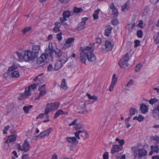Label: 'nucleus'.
Here are the masks:
<instances>
[{"mask_svg": "<svg viewBox=\"0 0 159 159\" xmlns=\"http://www.w3.org/2000/svg\"><path fill=\"white\" fill-rule=\"evenodd\" d=\"M94 50V48L90 46H87L85 48H82L80 53L81 62L86 64V58L90 62L95 61L96 58L93 52Z\"/></svg>", "mask_w": 159, "mask_h": 159, "instance_id": "obj_1", "label": "nucleus"}, {"mask_svg": "<svg viewBox=\"0 0 159 159\" xmlns=\"http://www.w3.org/2000/svg\"><path fill=\"white\" fill-rule=\"evenodd\" d=\"M37 85L34 84L30 85L28 88L25 89L24 93L20 94L18 98L19 100H23L29 97L31 94V90H34L36 88Z\"/></svg>", "mask_w": 159, "mask_h": 159, "instance_id": "obj_2", "label": "nucleus"}, {"mask_svg": "<svg viewBox=\"0 0 159 159\" xmlns=\"http://www.w3.org/2000/svg\"><path fill=\"white\" fill-rule=\"evenodd\" d=\"M132 150L134 152V159H141L147 154V151L144 148L134 150L133 149Z\"/></svg>", "mask_w": 159, "mask_h": 159, "instance_id": "obj_3", "label": "nucleus"}, {"mask_svg": "<svg viewBox=\"0 0 159 159\" xmlns=\"http://www.w3.org/2000/svg\"><path fill=\"white\" fill-rule=\"evenodd\" d=\"M129 59V54L126 53L118 63V65L121 68L127 69L128 68L129 64H128Z\"/></svg>", "mask_w": 159, "mask_h": 159, "instance_id": "obj_4", "label": "nucleus"}, {"mask_svg": "<svg viewBox=\"0 0 159 159\" xmlns=\"http://www.w3.org/2000/svg\"><path fill=\"white\" fill-rule=\"evenodd\" d=\"M36 58L30 50H27L25 51L23 56V60L25 61L29 62L33 61Z\"/></svg>", "mask_w": 159, "mask_h": 159, "instance_id": "obj_5", "label": "nucleus"}, {"mask_svg": "<svg viewBox=\"0 0 159 159\" xmlns=\"http://www.w3.org/2000/svg\"><path fill=\"white\" fill-rule=\"evenodd\" d=\"M60 105V103L59 102L47 104L45 109L46 114H48L50 112L57 109Z\"/></svg>", "mask_w": 159, "mask_h": 159, "instance_id": "obj_6", "label": "nucleus"}, {"mask_svg": "<svg viewBox=\"0 0 159 159\" xmlns=\"http://www.w3.org/2000/svg\"><path fill=\"white\" fill-rule=\"evenodd\" d=\"M67 58L65 56H62L59 58L56 62L54 66L55 69L57 70L61 68L63 64H64L67 61Z\"/></svg>", "mask_w": 159, "mask_h": 159, "instance_id": "obj_7", "label": "nucleus"}, {"mask_svg": "<svg viewBox=\"0 0 159 159\" xmlns=\"http://www.w3.org/2000/svg\"><path fill=\"white\" fill-rule=\"evenodd\" d=\"M17 147L18 149L19 150L24 151L25 152L30 150V144L27 140H25V141L24 143L22 146H21L19 144H18Z\"/></svg>", "mask_w": 159, "mask_h": 159, "instance_id": "obj_8", "label": "nucleus"}, {"mask_svg": "<svg viewBox=\"0 0 159 159\" xmlns=\"http://www.w3.org/2000/svg\"><path fill=\"white\" fill-rule=\"evenodd\" d=\"M87 104L86 102H81L79 104V109L82 110L78 112L79 113L84 114L88 112V111L86 109Z\"/></svg>", "mask_w": 159, "mask_h": 159, "instance_id": "obj_9", "label": "nucleus"}, {"mask_svg": "<svg viewBox=\"0 0 159 159\" xmlns=\"http://www.w3.org/2000/svg\"><path fill=\"white\" fill-rule=\"evenodd\" d=\"M48 57V54L47 53L43 54L40 57L37 59V63L39 65H40L44 62Z\"/></svg>", "mask_w": 159, "mask_h": 159, "instance_id": "obj_10", "label": "nucleus"}, {"mask_svg": "<svg viewBox=\"0 0 159 159\" xmlns=\"http://www.w3.org/2000/svg\"><path fill=\"white\" fill-rule=\"evenodd\" d=\"M40 49V46L39 45H34L33 46L32 50H30L36 58L38 57Z\"/></svg>", "mask_w": 159, "mask_h": 159, "instance_id": "obj_11", "label": "nucleus"}, {"mask_svg": "<svg viewBox=\"0 0 159 159\" xmlns=\"http://www.w3.org/2000/svg\"><path fill=\"white\" fill-rule=\"evenodd\" d=\"M40 49V46L39 45H34L33 46L32 50H30L36 58L38 57Z\"/></svg>", "mask_w": 159, "mask_h": 159, "instance_id": "obj_12", "label": "nucleus"}, {"mask_svg": "<svg viewBox=\"0 0 159 159\" xmlns=\"http://www.w3.org/2000/svg\"><path fill=\"white\" fill-rule=\"evenodd\" d=\"M123 147L121 145H113V147L111 149V153L112 154H114L116 152H118L122 150Z\"/></svg>", "mask_w": 159, "mask_h": 159, "instance_id": "obj_13", "label": "nucleus"}, {"mask_svg": "<svg viewBox=\"0 0 159 159\" xmlns=\"http://www.w3.org/2000/svg\"><path fill=\"white\" fill-rule=\"evenodd\" d=\"M17 137L16 133V132L15 131L14 133H12L8 137L5 143H7L9 142H12L16 139Z\"/></svg>", "mask_w": 159, "mask_h": 159, "instance_id": "obj_14", "label": "nucleus"}, {"mask_svg": "<svg viewBox=\"0 0 159 159\" xmlns=\"http://www.w3.org/2000/svg\"><path fill=\"white\" fill-rule=\"evenodd\" d=\"M105 47L107 51H111L112 50L113 43V41L107 40L105 41Z\"/></svg>", "mask_w": 159, "mask_h": 159, "instance_id": "obj_15", "label": "nucleus"}, {"mask_svg": "<svg viewBox=\"0 0 159 159\" xmlns=\"http://www.w3.org/2000/svg\"><path fill=\"white\" fill-rule=\"evenodd\" d=\"M74 38H70L68 39L66 41L65 43L64 44L65 47H70V44L72 43L75 40Z\"/></svg>", "mask_w": 159, "mask_h": 159, "instance_id": "obj_16", "label": "nucleus"}, {"mask_svg": "<svg viewBox=\"0 0 159 159\" xmlns=\"http://www.w3.org/2000/svg\"><path fill=\"white\" fill-rule=\"evenodd\" d=\"M66 139L67 141L70 143H74L77 140L75 137H67Z\"/></svg>", "mask_w": 159, "mask_h": 159, "instance_id": "obj_17", "label": "nucleus"}, {"mask_svg": "<svg viewBox=\"0 0 159 159\" xmlns=\"http://www.w3.org/2000/svg\"><path fill=\"white\" fill-rule=\"evenodd\" d=\"M11 75L13 78H18L20 76L19 72L18 70H14L11 72Z\"/></svg>", "mask_w": 159, "mask_h": 159, "instance_id": "obj_18", "label": "nucleus"}, {"mask_svg": "<svg viewBox=\"0 0 159 159\" xmlns=\"http://www.w3.org/2000/svg\"><path fill=\"white\" fill-rule=\"evenodd\" d=\"M112 29V28L111 26H108L107 29L105 30V35L107 36H109L111 34Z\"/></svg>", "mask_w": 159, "mask_h": 159, "instance_id": "obj_19", "label": "nucleus"}, {"mask_svg": "<svg viewBox=\"0 0 159 159\" xmlns=\"http://www.w3.org/2000/svg\"><path fill=\"white\" fill-rule=\"evenodd\" d=\"M64 114V111H63L61 109L59 110L56 111V113L55 114L54 118L56 119L59 116L63 115Z\"/></svg>", "mask_w": 159, "mask_h": 159, "instance_id": "obj_20", "label": "nucleus"}, {"mask_svg": "<svg viewBox=\"0 0 159 159\" xmlns=\"http://www.w3.org/2000/svg\"><path fill=\"white\" fill-rule=\"evenodd\" d=\"M140 110L143 113H145L148 111V108L144 104H142L140 106Z\"/></svg>", "mask_w": 159, "mask_h": 159, "instance_id": "obj_21", "label": "nucleus"}, {"mask_svg": "<svg viewBox=\"0 0 159 159\" xmlns=\"http://www.w3.org/2000/svg\"><path fill=\"white\" fill-rule=\"evenodd\" d=\"M159 111H158L157 109V107H156L153 110V116L156 118L158 119L159 117V116L158 115V113Z\"/></svg>", "mask_w": 159, "mask_h": 159, "instance_id": "obj_22", "label": "nucleus"}, {"mask_svg": "<svg viewBox=\"0 0 159 159\" xmlns=\"http://www.w3.org/2000/svg\"><path fill=\"white\" fill-rule=\"evenodd\" d=\"M100 11V9H98L95 11L93 15V17L94 19L97 20L98 19V14Z\"/></svg>", "mask_w": 159, "mask_h": 159, "instance_id": "obj_23", "label": "nucleus"}, {"mask_svg": "<svg viewBox=\"0 0 159 159\" xmlns=\"http://www.w3.org/2000/svg\"><path fill=\"white\" fill-rule=\"evenodd\" d=\"M66 82L65 80L63 79L62 80L61 84L60 85L61 88L64 89H67V87Z\"/></svg>", "mask_w": 159, "mask_h": 159, "instance_id": "obj_24", "label": "nucleus"}, {"mask_svg": "<svg viewBox=\"0 0 159 159\" xmlns=\"http://www.w3.org/2000/svg\"><path fill=\"white\" fill-rule=\"evenodd\" d=\"M63 17L66 18H68L70 16V12L69 11H65L63 13Z\"/></svg>", "mask_w": 159, "mask_h": 159, "instance_id": "obj_25", "label": "nucleus"}, {"mask_svg": "<svg viewBox=\"0 0 159 159\" xmlns=\"http://www.w3.org/2000/svg\"><path fill=\"white\" fill-rule=\"evenodd\" d=\"M153 38L156 43H159V32L155 34L154 35Z\"/></svg>", "mask_w": 159, "mask_h": 159, "instance_id": "obj_26", "label": "nucleus"}, {"mask_svg": "<svg viewBox=\"0 0 159 159\" xmlns=\"http://www.w3.org/2000/svg\"><path fill=\"white\" fill-rule=\"evenodd\" d=\"M54 52L56 53V54H57L58 56L59 57H61L63 56L62 55V52H61V50L58 48H56L54 50Z\"/></svg>", "mask_w": 159, "mask_h": 159, "instance_id": "obj_27", "label": "nucleus"}, {"mask_svg": "<svg viewBox=\"0 0 159 159\" xmlns=\"http://www.w3.org/2000/svg\"><path fill=\"white\" fill-rule=\"evenodd\" d=\"M84 28L85 25L81 22H80L78 24V26L77 27V29L78 30H80L84 29Z\"/></svg>", "mask_w": 159, "mask_h": 159, "instance_id": "obj_28", "label": "nucleus"}, {"mask_svg": "<svg viewBox=\"0 0 159 159\" xmlns=\"http://www.w3.org/2000/svg\"><path fill=\"white\" fill-rule=\"evenodd\" d=\"M152 150L153 152L158 153L159 150L158 147L157 145L151 146Z\"/></svg>", "mask_w": 159, "mask_h": 159, "instance_id": "obj_29", "label": "nucleus"}, {"mask_svg": "<svg viewBox=\"0 0 159 159\" xmlns=\"http://www.w3.org/2000/svg\"><path fill=\"white\" fill-rule=\"evenodd\" d=\"M117 81V79L115 74L113 75L111 83L115 84Z\"/></svg>", "mask_w": 159, "mask_h": 159, "instance_id": "obj_30", "label": "nucleus"}, {"mask_svg": "<svg viewBox=\"0 0 159 159\" xmlns=\"http://www.w3.org/2000/svg\"><path fill=\"white\" fill-rule=\"evenodd\" d=\"M87 95L90 99L93 100L94 101L98 99V97L97 96H91L90 94L88 93H87Z\"/></svg>", "mask_w": 159, "mask_h": 159, "instance_id": "obj_31", "label": "nucleus"}, {"mask_svg": "<svg viewBox=\"0 0 159 159\" xmlns=\"http://www.w3.org/2000/svg\"><path fill=\"white\" fill-rule=\"evenodd\" d=\"M142 67V65L141 63L137 64L135 67V70L136 72H138L140 71V69Z\"/></svg>", "mask_w": 159, "mask_h": 159, "instance_id": "obj_32", "label": "nucleus"}, {"mask_svg": "<svg viewBox=\"0 0 159 159\" xmlns=\"http://www.w3.org/2000/svg\"><path fill=\"white\" fill-rule=\"evenodd\" d=\"M85 131H81V130H78L75 133V136L77 138L79 139H80V137H79V135L81 134H84Z\"/></svg>", "mask_w": 159, "mask_h": 159, "instance_id": "obj_33", "label": "nucleus"}, {"mask_svg": "<svg viewBox=\"0 0 159 159\" xmlns=\"http://www.w3.org/2000/svg\"><path fill=\"white\" fill-rule=\"evenodd\" d=\"M16 53L18 57V60L20 61H21L23 59V56H22L20 53L16 52Z\"/></svg>", "mask_w": 159, "mask_h": 159, "instance_id": "obj_34", "label": "nucleus"}, {"mask_svg": "<svg viewBox=\"0 0 159 159\" xmlns=\"http://www.w3.org/2000/svg\"><path fill=\"white\" fill-rule=\"evenodd\" d=\"M16 53L18 57V60L20 61H21L23 59V56H22L20 53L16 52Z\"/></svg>", "mask_w": 159, "mask_h": 159, "instance_id": "obj_35", "label": "nucleus"}, {"mask_svg": "<svg viewBox=\"0 0 159 159\" xmlns=\"http://www.w3.org/2000/svg\"><path fill=\"white\" fill-rule=\"evenodd\" d=\"M83 11V10L81 8H78L75 7L74 9V12L78 13Z\"/></svg>", "mask_w": 159, "mask_h": 159, "instance_id": "obj_36", "label": "nucleus"}, {"mask_svg": "<svg viewBox=\"0 0 159 159\" xmlns=\"http://www.w3.org/2000/svg\"><path fill=\"white\" fill-rule=\"evenodd\" d=\"M51 131V129L49 128L43 131V133L45 136H48L50 133Z\"/></svg>", "mask_w": 159, "mask_h": 159, "instance_id": "obj_37", "label": "nucleus"}, {"mask_svg": "<svg viewBox=\"0 0 159 159\" xmlns=\"http://www.w3.org/2000/svg\"><path fill=\"white\" fill-rule=\"evenodd\" d=\"M137 35L139 38H142L143 35V31L141 30H138L137 32Z\"/></svg>", "mask_w": 159, "mask_h": 159, "instance_id": "obj_38", "label": "nucleus"}, {"mask_svg": "<svg viewBox=\"0 0 159 159\" xmlns=\"http://www.w3.org/2000/svg\"><path fill=\"white\" fill-rule=\"evenodd\" d=\"M116 141H118L119 143L120 144V145H121L122 146L125 143V140L123 139H120L118 138H116Z\"/></svg>", "mask_w": 159, "mask_h": 159, "instance_id": "obj_39", "label": "nucleus"}, {"mask_svg": "<svg viewBox=\"0 0 159 159\" xmlns=\"http://www.w3.org/2000/svg\"><path fill=\"white\" fill-rule=\"evenodd\" d=\"M112 10L113 13L112 15L115 16H118V12L117 9L116 8Z\"/></svg>", "mask_w": 159, "mask_h": 159, "instance_id": "obj_40", "label": "nucleus"}, {"mask_svg": "<svg viewBox=\"0 0 159 159\" xmlns=\"http://www.w3.org/2000/svg\"><path fill=\"white\" fill-rule=\"evenodd\" d=\"M60 20L61 24L64 25H66V23L64 22L65 21H66L67 20L66 18L63 17V18H60Z\"/></svg>", "mask_w": 159, "mask_h": 159, "instance_id": "obj_41", "label": "nucleus"}, {"mask_svg": "<svg viewBox=\"0 0 159 159\" xmlns=\"http://www.w3.org/2000/svg\"><path fill=\"white\" fill-rule=\"evenodd\" d=\"M45 136L43 132H41L37 136L35 137L36 139H37L38 137L41 139L44 138Z\"/></svg>", "mask_w": 159, "mask_h": 159, "instance_id": "obj_42", "label": "nucleus"}, {"mask_svg": "<svg viewBox=\"0 0 159 159\" xmlns=\"http://www.w3.org/2000/svg\"><path fill=\"white\" fill-rule=\"evenodd\" d=\"M158 101V100L157 99L154 98L150 99L149 101V102L150 104L153 105L154 103L157 102Z\"/></svg>", "mask_w": 159, "mask_h": 159, "instance_id": "obj_43", "label": "nucleus"}, {"mask_svg": "<svg viewBox=\"0 0 159 159\" xmlns=\"http://www.w3.org/2000/svg\"><path fill=\"white\" fill-rule=\"evenodd\" d=\"M111 22L112 24L114 25H116L118 22V20L116 18H114L111 21Z\"/></svg>", "mask_w": 159, "mask_h": 159, "instance_id": "obj_44", "label": "nucleus"}, {"mask_svg": "<svg viewBox=\"0 0 159 159\" xmlns=\"http://www.w3.org/2000/svg\"><path fill=\"white\" fill-rule=\"evenodd\" d=\"M136 111L135 109L131 107L129 109V114L133 116L135 114Z\"/></svg>", "mask_w": 159, "mask_h": 159, "instance_id": "obj_45", "label": "nucleus"}, {"mask_svg": "<svg viewBox=\"0 0 159 159\" xmlns=\"http://www.w3.org/2000/svg\"><path fill=\"white\" fill-rule=\"evenodd\" d=\"M46 115L48 118V114H46L45 112L44 113H41L39 115L37 116L36 118L38 119L39 118H42L44 115Z\"/></svg>", "mask_w": 159, "mask_h": 159, "instance_id": "obj_46", "label": "nucleus"}, {"mask_svg": "<svg viewBox=\"0 0 159 159\" xmlns=\"http://www.w3.org/2000/svg\"><path fill=\"white\" fill-rule=\"evenodd\" d=\"M31 29V28L30 27H27L24 28L23 30V33L25 34L26 33L30 31Z\"/></svg>", "mask_w": 159, "mask_h": 159, "instance_id": "obj_47", "label": "nucleus"}, {"mask_svg": "<svg viewBox=\"0 0 159 159\" xmlns=\"http://www.w3.org/2000/svg\"><path fill=\"white\" fill-rule=\"evenodd\" d=\"M135 43L134 47H137L140 45V41L138 40H135L134 41Z\"/></svg>", "mask_w": 159, "mask_h": 159, "instance_id": "obj_48", "label": "nucleus"}, {"mask_svg": "<svg viewBox=\"0 0 159 159\" xmlns=\"http://www.w3.org/2000/svg\"><path fill=\"white\" fill-rule=\"evenodd\" d=\"M40 91H46L45 84L41 86L39 89Z\"/></svg>", "mask_w": 159, "mask_h": 159, "instance_id": "obj_49", "label": "nucleus"}, {"mask_svg": "<svg viewBox=\"0 0 159 159\" xmlns=\"http://www.w3.org/2000/svg\"><path fill=\"white\" fill-rule=\"evenodd\" d=\"M128 10V6L126 3H125V5H123L122 7V11H125Z\"/></svg>", "mask_w": 159, "mask_h": 159, "instance_id": "obj_50", "label": "nucleus"}, {"mask_svg": "<svg viewBox=\"0 0 159 159\" xmlns=\"http://www.w3.org/2000/svg\"><path fill=\"white\" fill-rule=\"evenodd\" d=\"M62 33L61 32H60V33H58L57 34V39L59 41H61L62 39Z\"/></svg>", "mask_w": 159, "mask_h": 159, "instance_id": "obj_51", "label": "nucleus"}, {"mask_svg": "<svg viewBox=\"0 0 159 159\" xmlns=\"http://www.w3.org/2000/svg\"><path fill=\"white\" fill-rule=\"evenodd\" d=\"M133 83H134V81L133 80H130L129 81L128 83H127V85H126L127 87H129L130 86L133 85Z\"/></svg>", "mask_w": 159, "mask_h": 159, "instance_id": "obj_52", "label": "nucleus"}, {"mask_svg": "<svg viewBox=\"0 0 159 159\" xmlns=\"http://www.w3.org/2000/svg\"><path fill=\"white\" fill-rule=\"evenodd\" d=\"M40 93L39 94V97H42L43 96L45 95V94L46 93V91H40Z\"/></svg>", "mask_w": 159, "mask_h": 159, "instance_id": "obj_53", "label": "nucleus"}, {"mask_svg": "<svg viewBox=\"0 0 159 159\" xmlns=\"http://www.w3.org/2000/svg\"><path fill=\"white\" fill-rule=\"evenodd\" d=\"M143 22L142 20H140L139 21V23L138 24V26L141 28H143Z\"/></svg>", "mask_w": 159, "mask_h": 159, "instance_id": "obj_54", "label": "nucleus"}, {"mask_svg": "<svg viewBox=\"0 0 159 159\" xmlns=\"http://www.w3.org/2000/svg\"><path fill=\"white\" fill-rule=\"evenodd\" d=\"M108 152H105L103 155V159H108Z\"/></svg>", "mask_w": 159, "mask_h": 159, "instance_id": "obj_55", "label": "nucleus"}, {"mask_svg": "<svg viewBox=\"0 0 159 159\" xmlns=\"http://www.w3.org/2000/svg\"><path fill=\"white\" fill-rule=\"evenodd\" d=\"M15 66L14 65H12V66H10L8 69V71H14V70L15 69Z\"/></svg>", "mask_w": 159, "mask_h": 159, "instance_id": "obj_56", "label": "nucleus"}, {"mask_svg": "<svg viewBox=\"0 0 159 159\" xmlns=\"http://www.w3.org/2000/svg\"><path fill=\"white\" fill-rule=\"evenodd\" d=\"M29 154H26L23 155L22 157V159H29Z\"/></svg>", "mask_w": 159, "mask_h": 159, "instance_id": "obj_57", "label": "nucleus"}, {"mask_svg": "<svg viewBox=\"0 0 159 159\" xmlns=\"http://www.w3.org/2000/svg\"><path fill=\"white\" fill-rule=\"evenodd\" d=\"M129 120H125V124L127 128H129L130 126V125L129 123Z\"/></svg>", "mask_w": 159, "mask_h": 159, "instance_id": "obj_58", "label": "nucleus"}, {"mask_svg": "<svg viewBox=\"0 0 159 159\" xmlns=\"http://www.w3.org/2000/svg\"><path fill=\"white\" fill-rule=\"evenodd\" d=\"M151 139H153V140H156L157 142H159V137L157 136H152L151 137Z\"/></svg>", "mask_w": 159, "mask_h": 159, "instance_id": "obj_59", "label": "nucleus"}, {"mask_svg": "<svg viewBox=\"0 0 159 159\" xmlns=\"http://www.w3.org/2000/svg\"><path fill=\"white\" fill-rule=\"evenodd\" d=\"M88 20V18L87 17L83 18L82 19V21L81 22L85 25V22Z\"/></svg>", "mask_w": 159, "mask_h": 159, "instance_id": "obj_60", "label": "nucleus"}, {"mask_svg": "<svg viewBox=\"0 0 159 159\" xmlns=\"http://www.w3.org/2000/svg\"><path fill=\"white\" fill-rule=\"evenodd\" d=\"M77 121L76 119H75L71 123L69 124V125L70 126H73L75 125Z\"/></svg>", "mask_w": 159, "mask_h": 159, "instance_id": "obj_61", "label": "nucleus"}, {"mask_svg": "<svg viewBox=\"0 0 159 159\" xmlns=\"http://www.w3.org/2000/svg\"><path fill=\"white\" fill-rule=\"evenodd\" d=\"M53 69V66H52V64H50L48 66V71H51Z\"/></svg>", "mask_w": 159, "mask_h": 159, "instance_id": "obj_62", "label": "nucleus"}, {"mask_svg": "<svg viewBox=\"0 0 159 159\" xmlns=\"http://www.w3.org/2000/svg\"><path fill=\"white\" fill-rule=\"evenodd\" d=\"M115 85V84L111 83V84L109 89V90L110 91H113V88Z\"/></svg>", "mask_w": 159, "mask_h": 159, "instance_id": "obj_63", "label": "nucleus"}, {"mask_svg": "<svg viewBox=\"0 0 159 159\" xmlns=\"http://www.w3.org/2000/svg\"><path fill=\"white\" fill-rule=\"evenodd\" d=\"M144 119V118L143 116L141 115H139L138 116V120L139 122L142 121Z\"/></svg>", "mask_w": 159, "mask_h": 159, "instance_id": "obj_64", "label": "nucleus"}]
</instances>
